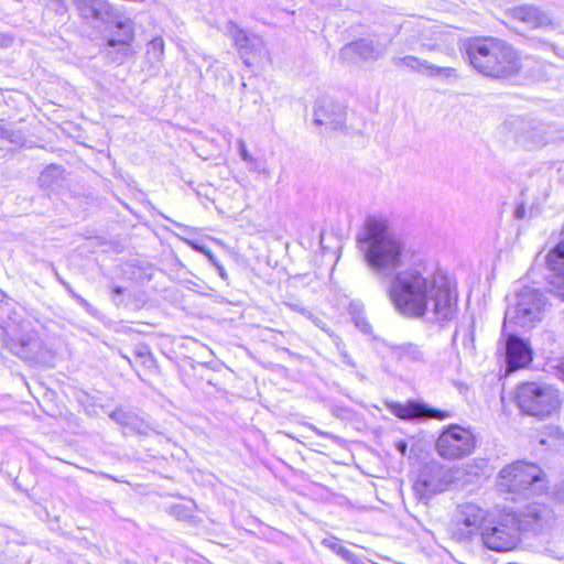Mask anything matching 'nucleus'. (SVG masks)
I'll return each instance as SVG.
<instances>
[{
	"label": "nucleus",
	"mask_w": 564,
	"mask_h": 564,
	"mask_svg": "<svg viewBox=\"0 0 564 564\" xmlns=\"http://www.w3.org/2000/svg\"><path fill=\"white\" fill-rule=\"evenodd\" d=\"M386 53V44L376 43L367 39H360L346 44L340 50V57L348 62H354L356 58L365 62H376L382 58Z\"/></svg>",
	"instance_id": "13"
},
{
	"label": "nucleus",
	"mask_w": 564,
	"mask_h": 564,
	"mask_svg": "<svg viewBox=\"0 0 564 564\" xmlns=\"http://www.w3.org/2000/svg\"><path fill=\"white\" fill-rule=\"evenodd\" d=\"M110 417L124 426L131 425L134 421V417L131 414L124 412L122 409H117L111 412Z\"/></svg>",
	"instance_id": "30"
},
{
	"label": "nucleus",
	"mask_w": 564,
	"mask_h": 564,
	"mask_svg": "<svg viewBox=\"0 0 564 564\" xmlns=\"http://www.w3.org/2000/svg\"><path fill=\"white\" fill-rule=\"evenodd\" d=\"M558 371H560V373L562 375V377L564 379V360L558 365Z\"/></svg>",
	"instance_id": "43"
},
{
	"label": "nucleus",
	"mask_w": 564,
	"mask_h": 564,
	"mask_svg": "<svg viewBox=\"0 0 564 564\" xmlns=\"http://www.w3.org/2000/svg\"><path fill=\"white\" fill-rule=\"evenodd\" d=\"M542 126H536L532 128V133L530 135V147H540L545 144V140L541 133Z\"/></svg>",
	"instance_id": "32"
},
{
	"label": "nucleus",
	"mask_w": 564,
	"mask_h": 564,
	"mask_svg": "<svg viewBox=\"0 0 564 564\" xmlns=\"http://www.w3.org/2000/svg\"><path fill=\"white\" fill-rule=\"evenodd\" d=\"M9 347L20 358L33 359L34 352L40 347L39 337L36 333L30 332L19 339H12Z\"/></svg>",
	"instance_id": "21"
},
{
	"label": "nucleus",
	"mask_w": 564,
	"mask_h": 564,
	"mask_svg": "<svg viewBox=\"0 0 564 564\" xmlns=\"http://www.w3.org/2000/svg\"><path fill=\"white\" fill-rule=\"evenodd\" d=\"M517 521L512 510H502L490 517L480 532L484 546L498 553L516 550L522 541Z\"/></svg>",
	"instance_id": "6"
},
{
	"label": "nucleus",
	"mask_w": 564,
	"mask_h": 564,
	"mask_svg": "<svg viewBox=\"0 0 564 564\" xmlns=\"http://www.w3.org/2000/svg\"><path fill=\"white\" fill-rule=\"evenodd\" d=\"M524 212H525V210H524V207H523V206H520V207H518V208H517V210H516V216H517L518 218H523V217H524Z\"/></svg>",
	"instance_id": "38"
},
{
	"label": "nucleus",
	"mask_w": 564,
	"mask_h": 564,
	"mask_svg": "<svg viewBox=\"0 0 564 564\" xmlns=\"http://www.w3.org/2000/svg\"><path fill=\"white\" fill-rule=\"evenodd\" d=\"M362 563L358 557H357V563H351V564H360Z\"/></svg>",
	"instance_id": "52"
},
{
	"label": "nucleus",
	"mask_w": 564,
	"mask_h": 564,
	"mask_svg": "<svg viewBox=\"0 0 564 564\" xmlns=\"http://www.w3.org/2000/svg\"><path fill=\"white\" fill-rule=\"evenodd\" d=\"M138 356L139 357H147V356H150L148 349L145 347H142L138 352Z\"/></svg>",
	"instance_id": "39"
},
{
	"label": "nucleus",
	"mask_w": 564,
	"mask_h": 564,
	"mask_svg": "<svg viewBox=\"0 0 564 564\" xmlns=\"http://www.w3.org/2000/svg\"><path fill=\"white\" fill-rule=\"evenodd\" d=\"M316 432H317L319 435L324 436V437H327V438H330V440H335V438H336V437H335L334 435H332L330 433L322 432V431H319V430H316Z\"/></svg>",
	"instance_id": "40"
},
{
	"label": "nucleus",
	"mask_w": 564,
	"mask_h": 564,
	"mask_svg": "<svg viewBox=\"0 0 564 564\" xmlns=\"http://www.w3.org/2000/svg\"><path fill=\"white\" fill-rule=\"evenodd\" d=\"M357 245L369 270L380 280L400 271L408 254L403 237L394 232L384 216H368Z\"/></svg>",
	"instance_id": "2"
},
{
	"label": "nucleus",
	"mask_w": 564,
	"mask_h": 564,
	"mask_svg": "<svg viewBox=\"0 0 564 564\" xmlns=\"http://www.w3.org/2000/svg\"><path fill=\"white\" fill-rule=\"evenodd\" d=\"M467 57L475 69L495 78L509 77L521 67L518 52L508 43L495 39L470 42Z\"/></svg>",
	"instance_id": "3"
},
{
	"label": "nucleus",
	"mask_w": 564,
	"mask_h": 564,
	"mask_svg": "<svg viewBox=\"0 0 564 564\" xmlns=\"http://www.w3.org/2000/svg\"><path fill=\"white\" fill-rule=\"evenodd\" d=\"M458 470L443 466L426 468L414 484V490L421 499H429L435 494L445 491L456 479Z\"/></svg>",
	"instance_id": "10"
},
{
	"label": "nucleus",
	"mask_w": 564,
	"mask_h": 564,
	"mask_svg": "<svg viewBox=\"0 0 564 564\" xmlns=\"http://www.w3.org/2000/svg\"><path fill=\"white\" fill-rule=\"evenodd\" d=\"M362 563L358 557H357V563H351V564H360Z\"/></svg>",
	"instance_id": "50"
},
{
	"label": "nucleus",
	"mask_w": 564,
	"mask_h": 564,
	"mask_svg": "<svg viewBox=\"0 0 564 564\" xmlns=\"http://www.w3.org/2000/svg\"><path fill=\"white\" fill-rule=\"evenodd\" d=\"M558 243L545 257V265L553 273L550 285L551 291L564 300V229Z\"/></svg>",
	"instance_id": "14"
},
{
	"label": "nucleus",
	"mask_w": 564,
	"mask_h": 564,
	"mask_svg": "<svg viewBox=\"0 0 564 564\" xmlns=\"http://www.w3.org/2000/svg\"><path fill=\"white\" fill-rule=\"evenodd\" d=\"M475 444V436L468 429L451 425L438 436L436 451L445 459H459L470 455Z\"/></svg>",
	"instance_id": "9"
},
{
	"label": "nucleus",
	"mask_w": 564,
	"mask_h": 564,
	"mask_svg": "<svg viewBox=\"0 0 564 564\" xmlns=\"http://www.w3.org/2000/svg\"><path fill=\"white\" fill-rule=\"evenodd\" d=\"M123 291H124V290H123L122 288H120V286H115V288L112 289V292H113L115 294H117V295L122 294V293H123Z\"/></svg>",
	"instance_id": "42"
},
{
	"label": "nucleus",
	"mask_w": 564,
	"mask_h": 564,
	"mask_svg": "<svg viewBox=\"0 0 564 564\" xmlns=\"http://www.w3.org/2000/svg\"><path fill=\"white\" fill-rule=\"evenodd\" d=\"M392 64L397 67H405L412 72L423 73L430 77L444 76L449 78L457 76V70L453 67L437 66L414 55L394 56L392 57Z\"/></svg>",
	"instance_id": "16"
},
{
	"label": "nucleus",
	"mask_w": 564,
	"mask_h": 564,
	"mask_svg": "<svg viewBox=\"0 0 564 564\" xmlns=\"http://www.w3.org/2000/svg\"><path fill=\"white\" fill-rule=\"evenodd\" d=\"M164 42L161 36L152 39L147 44L145 58L153 72L160 70L163 64Z\"/></svg>",
	"instance_id": "22"
},
{
	"label": "nucleus",
	"mask_w": 564,
	"mask_h": 564,
	"mask_svg": "<svg viewBox=\"0 0 564 564\" xmlns=\"http://www.w3.org/2000/svg\"><path fill=\"white\" fill-rule=\"evenodd\" d=\"M391 412L402 420L416 419H437L444 420L452 416L449 411H440L429 408L424 404L410 402L406 404L393 403L390 405Z\"/></svg>",
	"instance_id": "18"
},
{
	"label": "nucleus",
	"mask_w": 564,
	"mask_h": 564,
	"mask_svg": "<svg viewBox=\"0 0 564 564\" xmlns=\"http://www.w3.org/2000/svg\"><path fill=\"white\" fill-rule=\"evenodd\" d=\"M508 369L514 371L532 361V349L528 341L516 335H509L506 343Z\"/></svg>",
	"instance_id": "19"
},
{
	"label": "nucleus",
	"mask_w": 564,
	"mask_h": 564,
	"mask_svg": "<svg viewBox=\"0 0 564 564\" xmlns=\"http://www.w3.org/2000/svg\"><path fill=\"white\" fill-rule=\"evenodd\" d=\"M490 518L487 508L474 501L457 503L451 522L452 538L457 542H469Z\"/></svg>",
	"instance_id": "8"
},
{
	"label": "nucleus",
	"mask_w": 564,
	"mask_h": 564,
	"mask_svg": "<svg viewBox=\"0 0 564 564\" xmlns=\"http://www.w3.org/2000/svg\"><path fill=\"white\" fill-rule=\"evenodd\" d=\"M314 123L332 130L343 128L345 123L344 108L330 99L322 98L314 105Z\"/></svg>",
	"instance_id": "15"
},
{
	"label": "nucleus",
	"mask_w": 564,
	"mask_h": 564,
	"mask_svg": "<svg viewBox=\"0 0 564 564\" xmlns=\"http://www.w3.org/2000/svg\"><path fill=\"white\" fill-rule=\"evenodd\" d=\"M420 50L433 52L438 50V45L436 42L426 41L424 39L421 40Z\"/></svg>",
	"instance_id": "36"
},
{
	"label": "nucleus",
	"mask_w": 564,
	"mask_h": 564,
	"mask_svg": "<svg viewBox=\"0 0 564 564\" xmlns=\"http://www.w3.org/2000/svg\"><path fill=\"white\" fill-rule=\"evenodd\" d=\"M511 14L514 19L530 25L531 28H554L556 24L553 19L541 9L534 6H519L511 10Z\"/></svg>",
	"instance_id": "20"
},
{
	"label": "nucleus",
	"mask_w": 564,
	"mask_h": 564,
	"mask_svg": "<svg viewBox=\"0 0 564 564\" xmlns=\"http://www.w3.org/2000/svg\"><path fill=\"white\" fill-rule=\"evenodd\" d=\"M117 31L110 35L107 41V44L111 47L118 46V54H120L121 59L131 57L135 54V50L132 46L134 41V24L131 20H118L117 15H115V21Z\"/></svg>",
	"instance_id": "17"
},
{
	"label": "nucleus",
	"mask_w": 564,
	"mask_h": 564,
	"mask_svg": "<svg viewBox=\"0 0 564 564\" xmlns=\"http://www.w3.org/2000/svg\"><path fill=\"white\" fill-rule=\"evenodd\" d=\"M237 144H238L240 158L245 162L250 163L252 165H256L257 164V159L249 153V151L247 150L245 141L242 139H239L237 141Z\"/></svg>",
	"instance_id": "33"
},
{
	"label": "nucleus",
	"mask_w": 564,
	"mask_h": 564,
	"mask_svg": "<svg viewBox=\"0 0 564 564\" xmlns=\"http://www.w3.org/2000/svg\"><path fill=\"white\" fill-rule=\"evenodd\" d=\"M332 338H333V343L335 344V346L337 347V349L339 351L343 362L349 367H355L356 364L354 362L352 358L347 352L341 338L337 335H332Z\"/></svg>",
	"instance_id": "29"
},
{
	"label": "nucleus",
	"mask_w": 564,
	"mask_h": 564,
	"mask_svg": "<svg viewBox=\"0 0 564 564\" xmlns=\"http://www.w3.org/2000/svg\"><path fill=\"white\" fill-rule=\"evenodd\" d=\"M2 138L15 145H21L24 142L23 134L17 130H11V129L3 130Z\"/></svg>",
	"instance_id": "31"
},
{
	"label": "nucleus",
	"mask_w": 564,
	"mask_h": 564,
	"mask_svg": "<svg viewBox=\"0 0 564 564\" xmlns=\"http://www.w3.org/2000/svg\"><path fill=\"white\" fill-rule=\"evenodd\" d=\"M465 337L469 338L470 341H473V334L471 333H467L464 335Z\"/></svg>",
	"instance_id": "47"
},
{
	"label": "nucleus",
	"mask_w": 564,
	"mask_h": 564,
	"mask_svg": "<svg viewBox=\"0 0 564 564\" xmlns=\"http://www.w3.org/2000/svg\"><path fill=\"white\" fill-rule=\"evenodd\" d=\"M531 133H532V130H531V131H528V134H529V135H524V139H528V138L530 139Z\"/></svg>",
	"instance_id": "48"
},
{
	"label": "nucleus",
	"mask_w": 564,
	"mask_h": 564,
	"mask_svg": "<svg viewBox=\"0 0 564 564\" xmlns=\"http://www.w3.org/2000/svg\"><path fill=\"white\" fill-rule=\"evenodd\" d=\"M300 311L304 316H306L308 319H311L315 326H317L318 328H321L322 330L327 333L330 337H332V335H334L329 330V328L326 327V324L319 317H316L315 315H313L311 312H308L306 310H300Z\"/></svg>",
	"instance_id": "34"
},
{
	"label": "nucleus",
	"mask_w": 564,
	"mask_h": 564,
	"mask_svg": "<svg viewBox=\"0 0 564 564\" xmlns=\"http://www.w3.org/2000/svg\"><path fill=\"white\" fill-rule=\"evenodd\" d=\"M350 315L356 327L359 328L364 334H369L371 332V325L369 324L362 308L351 306Z\"/></svg>",
	"instance_id": "28"
},
{
	"label": "nucleus",
	"mask_w": 564,
	"mask_h": 564,
	"mask_svg": "<svg viewBox=\"0 0 564 564\" xmlns=\"http://www.w3.org/2000/svg\"><path fill=\"white\" fill-rule=\"evenodd\" d=\"M193 248L205 253L213 262H215V257L209 251H207L204 247H199V246L193 243Z\"/></svg>",
	"instance_id": "37"
},
{
	"label": "nucleus",
	"mask_w": 564,
	"mask_h": 564,
	"mask_svg": "<svg viewBox=\"0 0 564 564\" xmlns=\"http://www.w3.org/2000/svg\"><path fill=\"white\" fill-rule=\"evenodd\" d=\"M496 486L500 492L511 495L514 500L517 497L542 494L547 489V481L538 465L517 460L500 469Z\"/></svg>",
	"instance_id": "4"
},
{
	"label": "nucleus",
	"mask_w": 564,
	"mask_h": 564,
	"mask_svg": "<svg viewBox=\"0 0 564 564\" xmlns=\"http://www.w3.org/2000/svg\"><path fill=\"white\" fill-rule=\"evenodd\" d=\"M516 518L522 534H540L551 528L555 521L553 509L541 502L528 503L516 512Z\"/></svg>",
	"instance_id": "11"
},
{
	"label": "nucleus",
	"mask_w": 564,
	"mask_h": 564,
	"mask_svg": "<svg viewBox=\"0 0 564 564\" xmlns=\"http://www.w3.org/2000/svg\"><path fill=\"white\" fill-rule=\"evenodd\" d=\"M360 564H365V563H360Z\"/></svg>",
	"instance_id": "53"
},
{
	"label": "nucleus",
	"mask_w": 564,
	"mask_h": 564,
	"mask_svg": "<svg viewBox=\"0 0 564 564\" xmlns=\"http://www.w3.org/2000/svg\"><path fill=\"white\" fill-rule=\"evenodd\" d=\"M63 167L59 165L47 166L39 176V184L43 188H54L63 180Z\"/></svg>",
	"instance_id": "23"
},
{
	"label": "nucleus",
	"mask_w": 564,
	"mask_h": 564,
	"mask_svg": "<svg viewBox=\"0 0 564 564\" xmlns=\"http://www.w3.org/2000/svg\"><path fill=\"white\" fill-rule=\"evenodd\" d=\"M409 50H413V51H416L417 47L414 46L412 43H409L408 46H406Z\"/></svg>",
	"instance_id": "46"
},
{
	"label": "nucleus",
	"mask_w": 564,
	"mask_h": 564,
	"mask_svg": "<svg viewBox=\"0 0 564 564\" xmlns=\"http://www.w3.org/2000/svg\"><path fill=\"white\" fill-rule=\"evenodd\" d=\"M514 401L524 414L540 420L555 415L561 408L558 390L545 382L529 381L519 384Z\"/></svg>",
	"instance_id": "5"
},
{
	"label": "nucleus",
	"mask_w": 564,
	"mask_h": 564,
	"mask_svg": "<svg viewBox=\"0 0 564 564\" xmlns=\"http://www.w3.org/2000/svg\"><path fill=\"white\" fill-rule=\"evenodd\" d=\"M322 544L341 556L344 560H346L349 563H357V556L350 552L347 547H345L340 540L335 536L325 538L322 541Z\"/></svg>",
	"instance_id": "25"
},
{
	"label": "nucleus",
	"mask_w": 564,
	"mask_h": 564,
	"mask_svg": "<svg viewBox=\"0 0 564 564\" xmlns=\"http://www.w3.org/2000/svg\"><path fill=\"white\" fill-rule=\"evenodd\" d=\"M221 278H226V272L223 267H218Z\"/></svg>",
	"instance_id": "44"
},
{
	"label": "nucleus",
	"mask_w": 564,
	"mask_h": 564,
	"mask_svg": "<svg viewBox=\"0 0 564 564\" xmlns=\"http://www.w3.org/2000/svg\"><path fill=\"white\" fill-rule=\"evenodd\" d=\"M11 42H12L11 37H3L2 42H1V45L9 46L11 44Z\"/></svg>",
	"instance_id": "41"
},
{
	"label": "nucleus",
	"mask_w": 564,
	"mask_h": 564,
	"mask_svg": "<svg viewBox=\"0 0 564 564\" xmlns=\"http://www.w3.org/2000/svg\"><path fill=\"white\" fill-rule=\"evenodd\" d=\"M541 445H545L554 451H561L564 448V433L555 426L549 429V437L541 438Z\"/></svg>",
	"instance_id": "26"
},
{
	"label": "nucleus",
	"mask_w": 564,
	"mask_h": 564,
	"mask_svg": "<svg viewBox=\"0 0 564 564\" xmlns=\"http://www.w3.org/2000/svg\"><path fill=\"white\" fill-rule=\"evenodd\" d=\"M387 294L393 307L411 318L432 315L433 319L443 323L451 321L457 311L454 279L424 262L413 263L393 274Z\"/></svg>",
	"instance_id": "1"
},
{
	"label": "nucleus",
	"mask_w": 564,
	"mask_h": 564,
	"mask_svg": "<svg viewBox=\"0 0 564 564\" xmlns=\"http://www.w3.org/2000/svg\"><path fill=\"white\" fill-rule=\"evenodd\" d=\"M171 512L178 519H186L191 516V510H188L184 505H174L171 507Z\"/></svg>",
	"instance_id": "35"
},
{
	"label": "nucleus",
	"mask_w": 564,
	"mask_h": 564,
	"mask_svg": "<svg viewBox=\"0 0 564 564\" xmlns=\"http://www.w3.org/2000/svg\"><path fill=\"white\" fill-rule=\"evenodd\" d=\"M405 448H406V445H405V444H401V445H399V449H400V451H401V453H403V454H404V452H405Z\"/></svg>",
	"instance_id": "45"
},
{
	"label": "nucleus",
	"mask_w": 564,
	"mask_h": 564,
	"mask_svg": "<svg viewBox=\"0 0 564 564\" xmlns=\"http://www.w3.org/2000/svg\"><path fill=\"white\" fill-rule=\"evenodd\" d=\"M77 14L88 25L102 28L112 24L116 12L107 0H72Z\"/></svg>",
	"instance_id": "12"
},
{
	"label": "nucleus",
	"mask_w": 564,
	"mask_h": 564,
	"mask_svg": "<svg viewBox=\"0 0 564 564\" xmlns=\"http://www.w3.org/2000/svg\"><path fill=\"white\" fill-rule=\"evenodd\" d=\"M231 35H232V39L235 41V44L240 48V50H247V48H253L257 43H260V40L252 36L250 37L246 31L241 30V29H238V28H235L232 31H231Z\"/></svg>",
	"instance_id": "27"
},
{
	"label": "nucleus",
	"mask_w": 564,
	"mask_h": 564,
	"mask_svg": "<svg viewBox=\"0 0 564 564\" xmlns=\"http://www.w3.org/2000/svg\"><path fill=\"white\" fill-rule=\"evenodd\" d=\"M544 305L545 297L540 290L524 288L517 293L514 302L508 306L505 325L513 324L522 328H531L541 321Z\"/></svg>",
	"instance_id": "7"
},
{
	"label": "nucleus",
	"mask_w": 564,
	"mask_h": 564,
	"mask_svg": "<svg viewBox=\"0 0 564 564\" xmlns=\"http://www.w3.org/2000/svg\"><path fill=\"white\" fill-rule=\"evenodd\" d=\"M290 307L293 308V310H299L297 306L294 305V304L290 305Z\"/></svg>",
	"instance_id": "49"
},
{
	"label": "nucleus",
	"mask_w": 564,
	"mask_h": 564,
	"mask_svg": "<svg viewBox=\"0 0 564 564\" xmlns=\"http://www.w3.org/2000/svg\"><path fill=\"white\" fill-rule=\"evenodd\" d=\"M362 563L358 557H357V563H351V564H360Z\"/></svg>",
	"instance_id": "51"
},
{
	"label": "nucleus",
	"mask_w": 564,
	"mask_h": 564,
	"mask_svg": "<svg viewBox=\"0 0 564 564\" xmlns=\"http://www.w3.org/2000/svg\"><path fill=\"white\" fill-rule=\"evenodd\" d=\"M393 352L402 361H423L424 352L415 344H402L393 346Z\"/></svg>",
	"instance_id": "24"
}]
</instances>
